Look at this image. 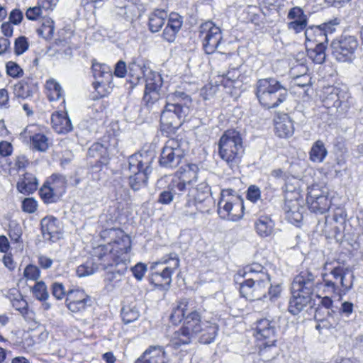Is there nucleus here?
I'll use <instances>...</instances> for the list:
<instances>
[{"label": "nucleus", "instance_id": "obj_37", "mask_svg": "<svg viewBox=\"0 0 363 363\" xmlns=\"http://www.w3.org/2000/svg\"><path fill=\"white\" fill-rule=\"evenodd\" d=\"M45 89L50 101H57L63 96V90L61 86L53 79L46 82Z\"/></svg>", "mask_w": 363, "mask_h": 363}, {"label": "nucleus", "instance_id": "obj_46", "mask_svg": "<svg viewBox=\"0 0 363 363\" xmlns=\"http://www.w3.org/2000/svg\"><path fill=\"white\" fill-rule=\"evenodd\" d=\"M30 291L39 301H46L49 297L47 286L43 281L35 282L34 286L30 287Z\"/></svg>", "mask_w": 363, "mask_h": 363}, {"label": "nucleus", "instance_id": "obj_30", "mask_svg": "<svg viewBox=\"0 0 363 363\" xmlns=\"http://www.w3.org/2000/svg\"><path fill=\"white\" fill-rule=\"evenodd\" d=\"M128 70L132 77L139 80L140 78L145 77L150 69L147 67L145 60L138 57L133 59L129 63Z\"/></svg>", "mask_w": 363, "mask_h": 363}, {"label": "nucleus", "instance_id": "obj_29", "mask_svg": "<svg viewBox=\"0 0 363 363\" xmlns=\"http://www.w3.org/2000/svg\"><path fill=\"white\" fill-rule=\"evenodd\" d=\"M117 145L118 141L115 138H112L110 143L108 145L96 143L89 149L88 155L90 157H96V154H94V151H96L101 157H108L110 154L113 153L114 150H116Z\"/></svg>", "mask_w": 363, "mask_h": 363}, {"label": "nucleus", "instance_id": "obj_53", "mask_svg": "<svg viewBox=\"0 0 363 363\" xmlns=\"http://www.w3.org/2000/svg\"><path fill=\"white\" fill-rule=\"evenodd\" d=\"M282 289L280 284L272 285L269 283V286L267 288V298L266 300L274 301L277 300L281 295Z\"/></svg>", "mask_w": 363, "mask_h": 363}, {"label": "nucleus", "instance_id": "obj_17", "mask_svg": "<svg viewBox=\"0 0 363 363\" xmlns=\"http://www.w3.org/2000/svg\"><path fill=\"white\" fill-rule=\"evenodd\" d=\"M92 303V300L82 289H70L67 293L66 305L72 313H82Z\"/></svg>", "mask_w": 363, "mask_h": 363}, {"label": "nucleus", "instance_id": "obj_51", "mask_svg": "<svg viewBox=\"0 0 363 363\" xmlns=\"http://www.w3.org/2000/svg\"><path fill=\"white\" fill-rule=\"evenodd\" d=\"M167 26L177 33L182 26V18L181 16L177 13H172L169 15Z\"/></svg>", "mask_w": 363, "mask_h": 363}, {"label": "nucleus", "instance_id": "obj_4", "mask_svg": "<svg viewBox=\"0 0 363 363\" xmlns=\"http://www.w3.org/2000/svg\"><path fill=\"white\" fill-rule=\"evenodd\" d=\"M245 152L243 137L235 129L225 130L218 141V155L233 170L237 169Z\"/></svg>", "mask_w": 363, "mask_h": 363}, {"label": "nucleus", "instance_id": "obj_7", "mask_svg": "<svg viewBox=\"0 0 363 363\" xmlns=\"http://www.w3.org/2000/svg\"><path fill=\"white\" fill-rule=\"evenodd\" d=\"M255 94L259 103L267 108L277 107L286 98V89L272 77L259 79L255 85Z\"/></svg>", "mask_w": 363, "mask_h": 363}, {"label": "nucleus", "instance_id": "obj_32", "mask_svg": "<svg viewBox=\"0 0 363 363\" xmlns=\"http://www.w3.org/2000/svg\"><path fill=\"white\" fill-rule=\"evenodd\" d=\"M174 183L172 181L168 185L166 190L162 191L158 197V202L168 205L174 200L179 201L181 198L184 196V194L182 191H178L175 186Z\"/></svg>", "mask_w": 363, "mask_h": 363}, {"label": "nucleus", "instance_id": "obj_59", "mask_svg": "<svg viewBox=\"0 0 363 363\" xmlns=\"http://www.w3.org/2000/svg\"><path fill=\"white\" fill-rule=\"evenodd\" d=\"M131 271L134 277L140 281L143 279L145 274L147 271V265L143 263H138L133 267L131 268Z\"/></svg>", "mask_w": 363, "mask_h": 363}, {"label": "nucleus", "instance_id": "obj_42", "mask_svg": "<svg viewBox=\"0 0 363 363\" xmlns=\"http://www.w3.org/2000/svg\"><path fill=\"white\" fill-rule=\"evenodd\" d=\"M258 345L259 347V355L263 362H269L277 356L278 350L275 347L274 344L269 345L258 343Z\"/></svg>", "mask_w": 363, "mask_h": 363}, {"label": "nucleus", "instance_id": "obj_26", "mask_svg": "<svg viewBox=\"0 0 363 363\" xmlns=\"http://www.w3.org/2000/svg\"><path fill=\"white\" fill-rule=\"evenodd\" d=\"M51 123L54 130L60 134L67 133L72 129L71 121L66 112L57 111L52 113Z\"/></svg>", "mask_w": 363, "mask_h": 363}, {"label": "nucleus", "instance_id": "obj_2", "mask_svg": "<svg viewBox=\"0 0 363 363\" xmlns=\"http://www.w3.org/2000/svg\"><path fill=\"white\" fill-rule=\"evenodd\" d=\"M187 299H182L172 311L170 320L174 324L184 320L182 327L174 333L173 340L175 345L189 343L198 335L201 326L206 320H202L201 315L196 310L191 309Z\"/></svg>", "mask_w": 363, "mask_h": 363}, {"label": "nucleus", "instance_id": "obj_9", "mask_svg": "<svg viewBox=\"0 0 363 363\" xmlns=\"http://www.w3.org/2000/svg\"><path fill=\"white\" fill-rule=\"evenodd\" d=\"M211 188L206 179L201 182L194 187L191 186L184 194L186 199L183 214L186 216L196 215L197 211H208V203H210Z\"/></svg>", "mask_w": 363, "mask_h": 363}, {"label": "nucleus", "instance_id": "obj_47", "mask_svg": "<svg viewBox=\"0 0 363 363\" xmlns=\"http://www.w3.org/2000/svg\"><path fill=\"white\" fill-rule=\"evenodd\" d=\"M8 296L13 307L21 313L23 309V295L21 294L19 289L16 288L11 289L9 291Z\"/></svg>", "mask_w": 363, "mask_h": 363}, {"label": "nucleus", "instance_id": "obj_35", "mask_svg": "<svg viewBox=\"0 0 363 363\" xmlns=\"http://www.w3.org/2000/svg\"><path fill=\"white\" fill-rule=\"evenodd\" d=\"M150 172V167L147 165L143 171L132 172L133 175L129 177V184L132 189L138 191L145 186L147 181V175Z\"/></svg>", "mask_w": 363, "mask_h": 363}, {"label": "nucleus", "instance_id": "obj_38", "mask_svg": "<svg viewBox=\"0 0 363 363\" xmlns=\"http://www.w3.org/2000/svg\"><path fill=\"white\" fill-rule=\"evenodd\" d=\"M145 89L161 91L163 81L159 73L150 70L145 76Z\"/></svg>", "mask_w": 363, "mask_h": 363}, {"label": "nucleus", "instance_id": "obj_24", "mask_svg": "<svg viewBox=\"0 0 363 363\" xmlns=\"http://www.w3.org/2000/svg\"><path fill=\"white\" fill-rule=\"evenodd\" d=\"M275 133L279 138H288L293 135L294 124L289 116L286 114H279L274 119Z\"/></svg>", "mask_w": 363, "mask_h": 363}, {"label": "nucleus", "instance_id": "obj_16", "mask_svg": "<svg viewBox=\"0 0 363 363\" xmlns=\"http://www.w3.org/2000/svg\"><path fill=\"white\" fill-rule=\"evenodd\" d=\"M66 179L60 174H52L40 189L41 198L46 203L56 202L65 192Z\"/></svg>", "mask_w": 363, "mask_h": 363}, {"label": "nucleus", "instance_id": "obj_34", "mask_svg": "<svg viewBox=\"0 0 363 363\" xmlns=\"http://www.w3.org/2000/svg\"><path fill=\"white\" fill-rule=\"evenodd\" d=\"M100 268L104 269L101 264V261H99L95 255L94 249L93 257L88 259L84 264L79 266L77 269V273L79 277L89 276L95 273Z\"/></svg>", "mask_w": 363, "mask_h": 363}, {"label": "nucleus", "instance_id": "obj_5", "mask_svg": "<svg viewBox=\"0 0 363 363\" xmlns=\"http://www.w3.org/2000/svg\"><path fill=\"white\" fill-rule=\"evenodd\" d=\"M354 274L349 268L334 267L328 274H323V283L318 286L328 295L342 298L353 286Z\"/></svg>", "mask_w": 363, "mask_h": 363}, {"label": "nucleus", "instance_id": "obj_1", "mask_svg": "<svg viewBox=\"0 0 363 363\" xmlns=\"http://www.w3.org/2000/svg\"><path fill=\"white\" fill-rule=\"evenodd\" d=\"M101 237L110 239L106 245L95 248V255L104 269L117 267L120 275L124 274L130 262L128 252L130 250V238L120 229H106L101 233Z\"/></svg>", "mask_w": 363, "mask_h": 363}, {"label": "nucleus", "instance_id": "obj_11", "mask_svg": "<svg viewBox=\"0 0 363 363\" xmlns=\"http://www.w3.org/2000/svg\"><path fill=\"white\" fill-rule=\"evenodd\" d=\"M333 55L339 62H352L359 47L357 37L347 32L334 40L331 44Z\"/></svg>", "mask_w": 363, "mask_h": 363}, {"label": "nucleus", "instance_id": "obj_49", "mask_svg": "<svg viewBox=\"0 0 363 363\" xmlns=\"http://www.w3.org/2000/svg\"><path fill=\"white\" fill-rule=\"evenodd\" d=\"M38 182L36 177L30 173H24V192L32 194L38 189Z\"/></svg>", "mask_w": 363, "mask_h": 363}, {"label": "nucleus", "instance_id": "obj_39", "mask_svg": "<svg viewBox=\"0 0 363 363\" xmlns=\"http://www.w3.org/2000/svg\"><path fill=\"white\" fill-rule=\"evenodd\" d=\"M328 154V151L321 140H317L310 151V159L314 162H322Z\"/></svg>", "mask_w": 363, "mask_h": 363}, {"label": "nucleus", "instance_id": "obj_44", "mask_svg": "<svg viewBox=\"0 0 363 363\" xmlns=\"http://www.w3.org/2000/svg\"><path fill=\"white\" fill-rule=\"evenodd\" d=\"M325 45L320 43L316 44L314 48L308 50V55L313 62L317 64H322L325 60Z\"/></svg>", "mask_w": 363, "mask_h": 363}, {"label": "nucleus", "instance_id": "obj_52", "mask_svg": "<svg viewBox=\"0 0 363 363\" xmlns=\"http://www.w3.org/2000/svg\"><path fill=\"white\" fill-rule=\"evenodd\" d=\"M340 23V20L337 18H335L326 23H324L319 26L320 28L323 31L324 35L327 38L328 33L331 34L336 30V26Z\"/></svg>", "mask_w": 363, "mask_h": 363}, {"label": "nucleus", "instance_id": "obj_27", "mask_svg": "<svg viewBox=\"0 0 363 363\" xmlns=\"http://www.w3.org/2000/svg\"><path fill=\"white\" fill-rule=\"evenodd\" d=\"M218 330L216 323L211 321H205L201 326L200 331H198L199 341L203 344H210L214 341Z\"/></svg>", "mask_w": 363, "mask_h": 363}, {"label": "nucleus", "instance_id": "obj_43", "mask_svg": "<svg viewBox=\"0 0 363 363\" xmlns=\"http://www.w3.org/2000/svg\"><path fill=\"white\" fill-rule=\"evenodd\" d=\"M240 76V72L237 69L229 70L225 74L218 77L216 83L220 82L224 87L230 88Z\"/></svg>", "mask_w": 363, "mask_h": 363}, {"label": "nucleus", "instance_id": "obj_56", "mask_svg": "<svg viewBox=\"0 0 363 363\" xmlns=\"http://www.w3.org/2000/svg\"><path fill=\"white\" fill-rule=\"evenodd\" d=\"M40 276V272L38 267L35 265H28L24 269V277L28 279L36 281Z\"/></svg>", "mask_w": 363, "mask_h": 363}, {"label": "nucleus", "instance_id": "obj_25", "mask_svg": "<svg viewBox=\"0 0 363 363\" xmlns=\"http://www.w3.org/2000/svg\"><path fill=\"white\" fill-rule=\"evenodd\" d=\"M165 352L162 347L152 346L146 350L135 363H167Z\"/></svg>", "mask_w": 363, "mask_h": 363}, {"label": "nucleus", "instance_id": "obj_3", "mask_svg": "<svg viewBox=\"0 0 363 363\" xmlns=\"http://www.w3.org/2000/svg\"><path fill=\"white\" fill-rule=\"evenodd\" d=\"M239 274L247 277L240 286V293L242 297L249 301L267 299L270 277L263 266L253 263L244 267Z\"/></svg>", "mask_w": 363, "mask_h": 363}, {"label": "nucleus", "instance_id": "obj_15", "mask_svg": "<svg viewBox=\"0 0 363 363\" xmlns=\"http://www.w3.org/2000/svg\"><path fill=\"white\" fill-rule=\"evenodd\" d=\"M184 155L182 143L175 138L169 139L162 148L160 164L166 168H175Z\"/></svg>", "mask_w": 363, "mask_h": 363}, {"label": "nucleus", "instance_id": "obj_10", "mask_svg": "<svg viewBox=\"0 0 363 363\" xmlns=\"http://www.w3.org/2000/svg\"><path fill=\"white\" fill-rule=\"evenodd\" d=\"M244 206L242 199L231 189L222 190L218 202V213L225 220L238 221L243 216Z\"/></svg>", "mask_w": 363, "mask_h": 363}, {"label": "nucleus", "instance_id": "obj_58", "mask_svg": "<svg viewBox=\"0 0 363 363\" xmlns=\"http://www.w3.org/2000/svg\"><path fill=\"white\" fill-rule=\"evenodd\" d=\"M52 294L57 300H62L65 295L67 296L64 285L59 282L53 283L52 285Z\"/></svg>", "mask_w": 363, "mask_h": 363}, {"label": "nucleus", "instance_id": "obj_18", "mask_svg": "<svg viewBox=\"0 0 363 363\" xmlns=\"http://www.w3.org/2000/svg\"><path fill=\"white\" fill-rule=\"evenodd\" d=\"M307 203L311 211L320 214L327 212L331 204L328 196L318 186H313L310 189Z\"/></svg>", "mask_w": 363, "mask_h": 363}, {"label": "nucleus", "instance_id": "obj_50", "mask_svg": "<svg viewBox=\"0 0 363 363\" xmlns=\"http://www.w3.org/2000/svg\"><path fill=\"white\" fill-rule=\"evenodd\" d=\"M54 22L50 18L45 19L41 27L38 30L40 35L44 38H50L54 33Z\"/></svg>", "mask_w": 363, "mask_h": 363}, {"label": "nucleus", "instance_id": "obj_48", "mask_svg": "<svg viewBox=\"0 0 363 363\" xmlns=\"http://www.w3.org/2000/svg\"><path fill=\"white\" fill-rule=\"evenodd\" d=\"M160 97L161 91L145 89L143 101L145 105L150 108L160 100Z\"/></svg>", "mask_w": 363, "mask_h": 363}, {"label": "nucleus", "instance_id": "obj_55", "mask_svg": "<svg viewBox=\"0 0 363 363\" xmlns=\"http://www.w3.org/2000/svg\"><path fill=\"white\" fill-rule=\"evenodd\" d=\"M287 18L291 21H301L307 19V16L300 7L296 6L289 10Z\"/></svg>", "mask_w": 363, "mask_h": 363}, {"label": "nucleus", "instance_id": "obj_64", "mask_svg": "<svg viewBox=\"0 0 363 363\" xmlns=\"http://www.w3.org/2000/svg\"><path fill=\"white\" fill-rule=\"evenodd\" d=\"M23 19V14L21 10L14 9L9 14V22L14 25L21 23Z\"/></svg>", "mask_w": 363, "mask_h": 363}, {"label": "nucleus", "instance_id": "obj_41", "mask_svg": "<svg viewBox=\"0 0 363 363\" xmlns=\"http://www.w3.org/2000/svg\"><path fill=\"white\" fill-rule=\"evenodd\" d=\"M147 165L150 167V162H145L141 154H134L128 158V169L130 172L143 171Z\"/></svg>", "mask_w": 363, "mask_h": 363}, {"label": "nucleus", "instance_id": "obj_28", "mask_svg": "<svg viewBox=\"0 0 363 363\" xmlns=\"http://www.w3.org/2000/svg\"><path fill=\"white\" fill-rule=\"evenodd\" d=\"M50 144V139L43 133H36L29 135L28 145L33 151L46 152Z\"/></svg>", "mask_w": 363, "mask_h": 363}, {"label": "nucleus", "instance_id": "obj_57", "mask_svg": "<svg viewBox=\"0 0 363 363\" xmlns=\"http://www.w3.org/2000/svg\"><path fill=\"white\" fill-rule=\"evenodd\" d=\"M307 26V19L301 21H291L287 24L289 30H294L296 33H298L306 30Z\"/></svg>", "mask_w": 363, "mask_h": 363}, {"label": "nucleus", "instance_id": "obj_40", "mask_svg": "<svg viewBox=\"0 0 363 363\" xmlns=\"http://www.w3.org/2000/svg\"><path fill=\"white\" fill-rule=\"evenodd\" d=\"M306 40L308 42H314L316 44L320 43H325L327 38L324 35L323 31L320 28L319 26L310 27L305 30Z\"/></svg>", "mask_w": 363, "mask_h": 363}, {"label": "nucleus", "instance_id": "obj_63", "mask_svg": "<svg viewBox=\"0 0 363 363\" xmlns=\"http://www.w3.org/2000/svg\"><path fill=\"white\" fill-rule=\"evenodd\" d=\"M22 230L19 225H10L9 236L14 242H18L21 238Z\"/></svg>", "mask_w": 363, "mask_h": 363}, {"label": "nucleus", "instance_id": "obj_14", "mask_svg": "<svg viewBox=\"0 0 363 363\" xmlns=\"http://www.w3.org/2000/svg\"><path fill=\"white\" fill-rule=\"evenodd\" d=\"M201 179L199 167L195 164H187L177 172L172 181L175 184V188L185 194Z\"/></svg>", "mask_w": 363, "mask_h": 363}, {"label": "nucleus", "instance_id": "obj_12", "mask_svg": "<svg viewBox=\"0 0 363 363\" xmlns=\"http://www.w3.org/2000/svg\"><path fill=\"white\" fill-rule=\"evenodd\" d=\"M187 108L177 109L172 104H167L160 116V125L162 131L173 133L184 121L187 116Z\"/></svg>", "mask_w": 363, "mask_h": 363}, {"label": "nucleus", "instance_id": "obj_22", "mask_svg": "<svg viewBox=\"0 0 363 363\" xmlns=\"http://www.w3.org/2000/svg\"><path fill=\"white\" fill-rule=\"evenodd\" d=\"M41 230L45 240L52 242L60 238L62 228L60 221L53 216H46L42 219Z\"/></svg>", "mask_w": 363, "mask_h": 363}, {"label": "nucleus", "instance_id": "obj_33", "mask_svg": "<svg viewBox=\"0 0 363 363\" xmlns=\"http://www.w3.org/2000/svg\"><path fill=\"white\" fill-rule=\"evenodd\" d=\"M255 228L257 234L261 237H268L274 231V223L270 217L260 216L255 223Z\"/></svg>", "mask_w": 363, "mask_h": 363}, {"label": "nucleus", "instance_id": "obj_6", "mask_svg": "<svg viewBox=\"0 0 363 363\" xmlns=\"http://www.w3.org/2000/svg\"><path fill=\"white\" fill-rule=\"evenodd\" d=\"M314 278L308 271L301 272L294 278L291 284L292 297L289 305V311L291 314H298L311 301V294L314 290Z\"/></svg>", "mask_w": 363, "mask_h": 363}, {"label": "nucleus", "instance_id": "obj_8", "mask_svg": "<svg viewBox=\"0 0 363 363\" xmlns=\"http://www.w3.org/2000/svg\"><path fill=\"white\" fill-rule=\"evenodd\" d=\"M179 264L180 260L176 252H170L159 261L152 262L150 267V282L157 286L169 287L172 274L179 268Z\"/></svg>", "mask_w": 363, "mask_h": 363}, {"label": "nucleus", "instance_id": "obj_23", "mask_svg": "<svg viewBox=\"0 0 363 363\" xmlns=\"http://www.w3.org/2000/svg\"><path fill=\"white\" fill-rule=\"evenodd\" d=\"M284 210L287 220L291 223H299L303 219V211L304 207L301 205L298 197L289 199V195L286 196L284 205Z\"/></svg>", "mask_w": 363, "mask_h": 363}, {"label": "nucleus", "instance_id": "obj_54", "mask_svg": "<svg viewBox=\"0 0 363 363\" xmlns=\"http://www.w3.org/2000/svg\"><path fill=\"white\" fill-rule=\"evenodd\" d=\"M6 73L13 78L18 77L23 72L22 68L16 62L9 61L6 65Z\"/></svg>", "mask_w": 363, "mask_h": 363}, {"label": "nucleus", "instance_id": "obj_13", "mask_svg": "<svg viewBox=\"0 0 363 363\" xmlns=\"http://www.w3.org/2000/svg\"><path fill=\"white\" fill-rule=\"evenodd\" d=\"M199 37L202 40L203 48L208 55L216 52L223 38L220 27L211 21L201 24Z\"/></svg>", "mask_w": 363, "mask_h": 363}, {"label": "nucleus", "instance_id": "obj_36", "mask_svg": "<svg viewBox=\"0 0 363 363\" xmlns=\"http://www.w3.org/2000/svg\"><path fill=\"white\" fill-rule=\"evenodd\" d=\"M167 13L164 10H155L149 16V28L152 33L158 32L164 26Z\"/></svg>", "mask_w": 363, "mask_h": 363}, {"label": "nucleus", "instance_id": "obj_19", "mask_svg": "<svg viewBox=\"0 0 363 363\" xmlns=\"http://www.w3.org/2000/svg\"><path fill=\"white\" fill-rule=\"evenodd\" d=\"M92 72L96 80L93 84L94 88L100 97H103L106 95L104 86L110 82L112 77L111 69L106 64L93 62Z\"/></svg>", "mask_w": 363, "mask_h": 363}, {"label": "nucleus", "instance_id": "obj_20", "mask_svg": "<svg viewBox=\"0 0 363 363\" xmlns=\"http://www.w3.org/2000/svg\"><path fill=\"white\" fill-rule=\"evenodd\" d=\"M256 338L258 343L274 345L276 342V329L274 323L263 318L257 321Z\"/></svg>", "mask_w": 363, "mask_h": 363}, {"label": "nucleus", "instance_id": "obj_31", "mask_svg": "<svg viewBox=\"0 0 363 363\" xmlns=\"http://www.w3.org/2000/svg\"><path fill=\"white\" fill-rule=\"evenodd\" d=\"M167 104H172V106L177 107V109L183 108L184 106L186 107L187 115H189L191 105V99L186 93L177 91L167 96Z\"/></svg>", "mask_w": 363, "mask_h": 363}, {"label": "nucleus", "instance_id": "obj_60", "mask_svg": "<svg viewBox=\"0 0 363 363\" xmlns=\"http://www.w3.org/2000/svg\"><path fill=\"white\" fill-rule=\"evenodd\" d=\"M261 196V191L259 187L251 185L247 189V198L253 203L257 202Z\"/></svg>", "mask_w": 363, "mask_h": 363}, {"label": "nucleus", "instance_id": "obj_45", "mask_svg": "<svg viewBox=\"0 0 363 363\" xmlns=\"http://www.w3.org/2000/svg\"><path fill=\"white\" fill-rule=\"evenodd\" d=\"M121 316L124 323L128 324L138 320L140 313L135 306H125L122 308Z\"/></svg>", "mask_w": 363, "mask_h": 363}, {"label": "nucleus", "instance_id": "obj_21", "mask_svg": "<svg viewBox=\"0 0 363 363\" xmlns=\"http://www.w3.org/2000/svg\"><path fill=\"white\" fill-rule=\"evenodd\" d=\"M115 12L126 21H133L142 15L143 6L130 0H118Z\"/></svg>", "mask_w": 363, "mask_h": 363}, {"label": "nucleus", "instance_id": "obj_61", "mask_svg": "<svg viewBox=\"0 0 363 363\" xmlns=\"http://www.w3.org/2000/svg\"><path fill=\"white\" fill-rule=\"evenodd\" d=\"M216 91L217 86H213L212 84L209 83L203 87L201 91V94L203 99L208 100L216 94Z\"/></svg>", "mask_w": 363, "mask_h": 363}, {"label": "nucleus", "instance_id": "obj_62", "mask_svg": "<svg viewBox=\"0 0 363 363\" xmlns=\"http://www.w3.org/2000/svg\"><path fill=\"white\" fill-rule=\"evenodd\" d=\"M38 207L37 201L33 198L24 199V212L34 213Z\"/></svg>", "mask_w": 363, "mask_h": 363}]
</instances>
